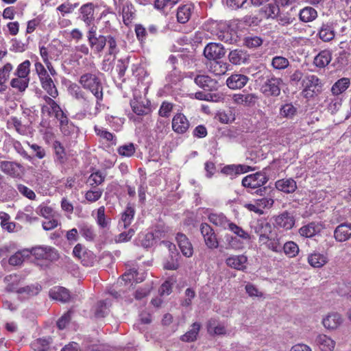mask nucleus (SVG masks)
Listing matches in <instances>:
<instances>
[{
    "label": "nucleus",
    "mask_w": 351,
    "mask_h": 351,
    "mask_svg": "<svg viewBox=\"0 0 351 351\" xmlns=\"http://www.w3.org/2000/svg\"><path fill=\"white\" fill-rule=\"evenodd\" d=\"M79 84L82 87L89 91L95 98V106L93 108L89 109V114L97 115L101 107H104L102 101L104 99L103 86L97 72L85 73L82 74L79 80Z\"/></svg>",
    "instance_id": "obj_1"
},
{
    "label": "nucleus",
    "mask_w": 351,
    "mask_h": 351,
    "mask_svg": "<svg viewBox=\"0 0 351 351\" xmlns=\"http://www.w3.org/2000/svg\"><path fill=\"white\" fill-rule=\"evenodd\" d=\"M268 180L269 178L266 173L263 171H259L244 177L241 183L242 185L245 188L252 189L259 188L258 190H256V193L257 194L262 195L263 193L265 191L266 188L263 187L262 189L260 187L265 184Z\"/></svg>",
    "instance_id": "obj_2"
},
{
    "label": "nucleus",
    "mask_w": 351,
    "mask_h": 351,
    "mask_svg": "<svg viewBox=\"0 0 351 351\" xmlns=\"http://www.w3.org/2000/svg\"><path fill=\"white\" fill-rule=\"evenodd\" d=\"M265 77L266 80L261 86V91L267 97H277L280 94V85L282 80L276 77L268 71L264 72L263 76Z\"/></svg>",
    "instance_id": "obj_3"
},
{
    "label": "nucleus",
    "mask_w": 351,
    "mask_h": 351,
    "mask_svg": "<svg viewBox=\"0 0 351 351\" xmlns=\"http://www.w3.org/2000/svg\"><path fill=\"white\" fill-rule=\"evenodd\" d=\"M29 256L32 255L38 260L56 261L59 254L54 247L49 245H37L29 250Z\"/></svg>",
    "instance_id": "obj_4"
},
{
    "label": "nucleus",
    "mask_w": 351,
    "mask_h": 351,
    "mask_svg": "<svg viewBox=\"0 0 351 351\" xmlns=\"http://www.w3.org/2000/svg\"><path fill=\"white\" fill-rule=\"evenodd\" d=\"M251 229L258 236V243L268 241L269 236L272 232L271 224L265 219H259L251 226Z\"/></svg>",
    "instance_id": "obj_5"
},
{
    "label": "nucleus",
    "mask_w": 351,
    "mask_h": 351,
    "mask_svg": "<svg viewBox=\"0 0 351 351\" xmlns=\"http://www.w3.org/2000/svg\"><path fill=\"white\" fill-rule=\"evenodd\" d=\"M274 226L277 229L290 230L295 225V219L293 215L288 211L273 217Z\"/></svg>",
    "instance_id": "obj_6"
},
{
    "label": "nucleus",
    "mask_w": 351,
    "mask_h": 351,
    "mask_svg": "<svg viewBox=\"0 0 351 351\" xmlns=\"http://www.w3.org/2000/svg\"><path fill=\"white\" fill-rule=\"evenodd\" d=\"M199 230L206 247L210 250L219 247V241L214 230L206 223L200 224Z\"/></svg>",
    "instance_id": "obj_7"
},
{
    "label": "nucleus",
    "mask_w": 351,
    "mask_h": 351,
    "mask_svg": "<svg viewBox=\"0 0 351 351\" xmlns=\"http://www.w3.org/2000/svg\"><path fill=\"white\" fill-rule=\"evenodd\" d=\"M320 83L319 79L314 75H308L302 80V95L305 98L313 97L315 93L318 91Z\"/></svg>",
    "instance_id": "obj_8"
},
{
    "label": "nucleus",
    "mask_w": 351,
    "mask_h": 351,
    "mask_svg": "<svg viewBox=\"0 0 351 351\" xmlns=\"http://www.w3.org/2000/svg\"><path fill=\"white\" fill-rule=\"evenodd\" d=\"M226 54L223 45L216 43H210L204 49V56L207 60L216 61L221 59Z\"/></svg>",
    "instance_id": "obj_9"
},
{
    "label": "nucleus",
    "mask_w": 351,
    "mask_h": 351,
    "mask_svg": "<svg viewBox=\"0 0 351 351\" xmlns=\"http://www.w3.org/2000/svg\"><path fill=\"white\" fill-rule=\"evenodd\" d=\"M172 130L177 134H182L186 132L190 126L188 119L182 113L176 114L172 119Z\"/></svg>",
    "instance_id": "obj_10"
},
{
    "label": "nucleus",
    "mask_w": 351,
    "mask_h": 351,
    "mask_svg": "<svg viewBox=\"0 0 351 351\" xmlns=\"http://www.w3.org/2000/svg\"><path fill=\"white\" fill-rule=\"evenodd\" d=\"M194 82L199 88L207 91H212L217 88V80L207 75L201 74L196 75L194 77Z\"/></svg>",
    "instance_id": "obj_11"
},
{
    "label": "nucleus",
    "mask_w": 351,
    "mask_h": 351,
    "mask_svg": "<svg viewBox=\"0 0 351 351\" xmlns=\"http://www.w3.org/2000/svg\"><path fill=\"white\" fill-rule=\"evenodd\" d=\"M342 323V316L337 312L329 313L322 319L323 326L328 330H335Z\"/></svg>",
    "instance_id": "obj_12"
},
{
    "label": "nucleus",
    "mask_w": 351,
    "mask_h": 351,
    "mask_svg": "<svg viewBox=\"0 0 351 351\" xmlns=\"http://www.w3.org/2000/svg\"><path fill=\"white\" fill-rule=\"evenodd\" d=\"M258 96L254 93L234 94L232 96L233 102L246 107L254 106L258 101Z\"/></svg>",
    "instance_id": "obj_13"
},
{
    "label": "nucleus",
    "mask_w": 351,
    "mask_h": 351,
    "mask_svg": "<svg viewBox=\"0 0 351 351\" xmlns=\"http://www.w3.org/2000/svg\"><path fill=\"white\" fill-rule=\"evenodd\" d=\"M334 238L337 242H344L351 238V223L339 224L334 230Z\"/></svg>",
    "instance_id": "obj_14"
},
{
    "label": "nucleus",
    "mask_w": 351,
    "mask_h": 351,
    "mask_svg": "<svg viewBox=\"0 0 351 351\" xmlns=\"http://www.w3.org/2000/svg\"><path fill=\"white\" fill-rule=\"evenodd\" d=\"M21 168L22 166L15 162L6 160L0 162V169L1 171L13 178H17L20 176Z\"/></svg>",
    "instance_id": "obj_15"
},
{
    "label": "nucleus",
    "mask_w": 351,
    "mask_h": 351,
    "mask_svg": "<svg viewBox=\"0 0 351 351\" xmlns=\"http://www.w3.org/2000/svg\"><path fill=\"white\" fill-rule=\"evenodd\" d=\"M70 93L77 100L82 102L85 110L89 113V109L93 108L90 105L91 99L86 96L81 88L76 84H73L70 87Z\"/></svg>",
    "instance_id": "obj_16"
},
{
    "label": "nucleus",
    "mask_w": 351,
    "mask_h": 351,
    "mask_svg": "<svg viewBox=\"0 0 351 351\" xmlns=\"http://www.w3.org/2000/svg\"><path fill=\"white\" fill-rule=\"evenodd\" d=\"M249 59L250 55L247 52L241 49L232 50L228 54L229 61L234 65L245 64L248 62Z\"/></svg>",
    "instance_id": "obj_17"
},
{
    "label": "nucleus",
    "mask_w": 351,
    "mask_h": 351,
    "mask_svg": "<svg viewBox=\"0 0 351 351\" xmlns=\"http://www.w3.org/2000/svg\"><path fill=\"white\" fill-rule=\"evenodd\" d=\"M206 328L208 333L211 336L226 335L228 334L225 325L215 319L208 320Z\"/></svg>",
    "instance_id": "obj_18"
},
{
    "label": "nucleus",
    "mask_w": 351,
    "mask_h": 351,
    "mask_svg": "<svg viewBox=\"0 0 351 351\" xmlns=\"http://www.w3.org/2000/svg\"><path fill=\"white\" fill-rule=\"evenodd\" d=\"M176 241L184 256L186 257H191L193 256V248L192 244L185 234L182 233H178L176 236Z\"/></svg>",
    "instance_id": "obj_19"
},
{
    "label": "nucleus",
    "mask_w": 351,
    "mask_h": 351,
    "mask_svg": "<svg viewBox=\"0 0 351 351\" xmlns=\"http://www.w3.org/2000/svg\"><path fill=\"white\" fill-rule=\"evenodd\" d=\"M80 18L86 26H90L95 20L94 5L89 3L84 4L80 8Z\"/></svg>",
    "instance_id": "obj_20"
},
{
    "label": "nucleus",
    "mask_w": 351,
    "mask_h": 351,
    "mask_svg": "<svg viewBox=\"0 0 351 351\" xmlns=\"http://www.w3.org/2000/svg\"><path fill=\"white\" fill-rule=\"evenodd\" d=\"M249 78L243 74H232L226 80L227 86L231 89H240L245 86Z\"/></svg>",
    "instance_id": "obj_21"
},
{
    "label": "nucleus",
    "mask_w": 351,
    "mask_h": 351,
    "mask_svg": "<svg viewBox=\"0 0 351 351\" xmlns=\"http://www.w3.org/2000/svg\"><path fill=\"white\" fill-rule=\"evenodd\" d=\"M162 236V233L158 230H155L154 232H149L146 234H142L140 235L141 245L145 248L151 247Z\"/></svg>",
    "instance_id": "obj_22"
},
{
    "label": "nucleus",
    "mask_w": 351,
    "mask_h": 351,
    "mask_svg": "<svg viewBox=\"0 0 351 351\" xmlns=\"http://www.w3.org/2000/svg\"><path fill=\"white\" fill-rule=\"evenodd\" d=\"M247 261V258L244 255H233L228 257L226 260V265L233 269L237 270H243L245 269V264Z\"/></svg>",
    "instance_id": "obj_23"
},
{
    "label": "nucleus",
    "mask_w": 351,
    "mask_h": 351,
    "mask_svg": "<svg viewBox=\"0 0 351 351\" xmlns=\"http://www.w3.org/2000/svg\"><path fill=\"white\" fill-rule=\"evenodd\" d=\"M275 186L278 190L285 193H293L297 189L296 182L292 178L277 180Z\"/></svg>",
    "instance_id": "obj_24"
},
{
    "label": "nucleus",
    "mask_w": 351,
    "mask_h": 351,
    "mask_svg": "<svg viewBox=\"0 0 351 351\" xmlns=\"http://www.w3.org/2000/svg\"><path fill=\"white\" fill-rule=\"evenodd\" d=\"M49 296L53 300L62 302H68L71 295L68 289L62 287H55L49 291Z\"/></svg>",
    "instance_id": "obj_25"
},
{
    "label": "nucleus",
    "mask_w": 351,
    "mask_h": 351,
    "mask_svg": "<svg viewBox=\"0 0 351 351\" xmlns=\"http://www.w3.org/2000/svg\"><path fill=\"white\" fill-rule=\"evenodd\" d=\"M315 342L322 351H332L336 345L332 339L324 334L318 335L315 339Z\"/></svg>",
    "instance_id": "obj_26"
},
{
    "label": "nucleus",
    "mask_w": 351,
    "mask_h": 351,
    "mask_svg": "<svg viewBox=\"0 0 351 351\" xmlns=\"http://www.w3.org/2000/svg\"><path fill=\"white\" fill-rule=\"evenodd\" d=\"M322 230L321 225L319 223L311 222L306 225L302 226L299 229L300 236L310 238L319 233Z\"/></svg>",
    "instance_id": "obj_27"
},
{
    "label": "nucleus",
    "mask_w": 351,
    "mask_h": 351,
    "mask_svg": "<svg viewBox=\"0 0 351 351\" xmlns=\"http://www.w3.org/2000/svg\"><path fill=\"white\" fill-rule=\"evenodd\" d=\"M335 29L332 23H323L321 26L318 36L319 38L324 42H329L335 37Z\"/></svg>",
    "instance_id": "obj_28"
},
{
    "label": "nucleus",
    "mask_w": 351,
    "mask_h": 351,
    "mask_svg": "<svg viewBox=\"0 0 351 351\" xmlns=\"http://www.w3.org/2000/svg\"><path fill=\"white\" fill-rule=\"evenodd\" d=\"M88 41L93 51L95 53H99L104 49L106 45L107 38L103 35H99L97 37L88 39Z\"/></svg>",
    "instance_id": "obj_29"
},
{
    "label": "nucleus",
    "mask_w": 351,
    "mask_h": 351,
    "mask_svg": "<svg viewBox=\"0 0 351 351\" xmlns=\"http://www.w3.org/2000/svg\"><path fill=\"white\" fill-rule=\"evenodd\" d=\"M332 60V53L328 50L320 51L314 58V64L319 68L326 66Z\"/></svg>",
    "instance_id": "obj_30"
},
{
    "label": "nucleus",
    "mask_w": 351,
    "mask_h": 351,
    "mask_svg": "<svg viewBox=\"0 0 351 351\" xmlns=\"http://www.w3.org/2000/svg\"><path fill=\"white\" fill-rule=\"evenodd\" d=\"M23 278L17 274H10L4 278V282L7 284L5 290L8 292H16L19 287L18 285L20 284Z\"/></svg>",
    "instance_id": "obj_31"
},
{
    "label": "nucleus",
    "mask_w": 351,
    "mask_h": 351,
    "mask_svg": "<svg viewBox=\"0 0 351 351\" xmlns=\"http://www.w3.org/2000/svg\"><path fill=\"white\" fill-rule=\"evenodd\" d=\"M282 241L281 237L278 234H276L274 237H272L270 234L267 242L261 243V245H265L267 248L277 253L282 251Z\"/></svg>",
    "instance_id": "obj_32"
},
{
    "label": "nucleus",
    "mask_w": 351,
    "mask_h": 351,
    "mask_svg": "<svg viewBox=\"0 0 351 351\" xmlns=\"http://www.w3.org/2000/svg\"><path fill=\"white\" fill-rule=\"evenodd\" d=\"M169 132V123L164 119H158L154 132L158 140H162Z\"/></svg>",
    "instance_id": "obj_33"
},
{
    "label": "nucleus",
    "mask_w": 351,
    "mask_h": 351,
    "mask_svg": "<svg viewBox=\"0 0 351 351\" xmlns=\"http://www.w3.org/2000/svg\"><path fill=\"white\" fill-rule=\"evenodd\" d=\"M208 218L210 223L224 229L228 227L230 223L223 213H210Z\"/></svg>",
    "instance_id": "obj_34"
},
{
    "label": "nucleus",
    "mask_w": 351,
    "mask_h": 351,
    "mask_svg": "<svg viewBox=\"0 0 351 351\" xmlns=\"http://www.w3.org/2000/svg\"><path fill=\"white\" fill-rule=\"evenodd\" d=\"M192 9L193 5L191 4L180 6L177 11L178 21L180 23H186L191 16Z\"/></svg>",
    "instance_id": "obj_35"
},
{
    "label": "nucleus",
    "mask_w": 351,
    "mask_h": 351,
    "mask_svg": "<svg viewBox=\"0 0 351 351\" xmlns=\"http://www.w3.org/2000/svg\"><path fill=\"white\" fill-rule=\"evenodd\" d=\"M201 325L199 323L195 322L191 325V328L185 334L180 337V340L184 342H193L197 339V337L200 330Z\"/></svg>",
    "instance_id": "obj_36"
},
{
    "label": "nucleus",
    "mask_w": 351,
    "mask_h": 351,
    "mask_svg": "<svg viewBox=\"0 0 351 351\" xmlns=\"http://www.w3.org/2000/svg\"><path fill=\"white\" fill-rule=\"evenodd\" d=\"M53 148L55 152V162L63 165L66 161V156L64 147L58 141H55L53 143Z\"/></svg>",
    "instance_id": "obj_37"
},
{
    "label": "nucleus",
    "mask_w": 351,
    "mask_h": 351,
    "mask_svg": "<svg viewBox=\"0 0 351 351\" xmlns=\"http://www.w3.org/2000/svg\"><path fill=\"white\" fill-rule=\"evenodd\" d=\"M29 257V249H24L21 251L16 252L14 254L12 255L9 258V264L13 266L21 265L25 258Z\"/></svg>",
    "instance_id": "obj_38"
},
{
    "label": "nucleus",
    "mask_w": 351,
    "mask_h": 351,
    "mask_svg": "<svg viewBox=\"0 0 351 351\" xmlns=\"http://www.w3.org/2000/svg\"><path fill=\"white\" fill-rule=\"evenodd\" d=\"M42 88L48 93L52 98H56L58 95V92L56 86L49 76L43 80L40 81Z\"/></svg>",
    "instance_id": "obj_39"
},
{
    "label": "nucleus",
    "mask_w": 351,
    "mask_h": 351,
    "mask_svg": "<svg viewBox=\"0 0 351 351\" xmlns=\"http://www.w3.org/2000/svg\"><path fill=\"white\" fill-rule=\"evenodd\" d=\"M122 12L123 23L128 25L134 16V8L132 4L130 2H125L122 7L121 6Z\"/></svg>",
    "instance_id": "obj_40"
},
{
    "label": "nucleus",
    "mask_w": 351,
    "mask_h": 351,
    "mask_svg": "<svg viewBox=\"0 0 351 351\" xmlns=\"http://www.w3.org/2000/svg\"><path fill=\"white\" fill-rule=\"evenodd\" d=\"M350 84V80L349 78H341L332 85L331 91L334 95L337 96L346 91Z\"/></svg>",
    "instance_id": "obj_41"
},
{
    "label": "nucleus",
    "mask_w": 351,
    "mask_h": 351,
    "mask_svg": "<svg viewBox=\"0 0 351 351\" xmlns=\"http://www.w3.org/2000/svg\"><path fill=\"white\" fill-rule=\"evenodd\" d=\"M106 175L99 171L92 173L87 179L86 183L91 188H97L105 180Z\"/></svg>",
    "instance_id": "obj_42"
},
{
    "label": "nucleus",
    "mask_w": 351,
    "mask_h": 351,
    "mask_svg": "<svg viewBox=\"0 0 351 351\" xmlns=\"http://www.w3.org/2000/svg\"><path fill=\"white\" fill-rule=\"evenodd\" d=\"M134 208L128 206L121 215V219L119 223V226H123L124 229L127 228L131 224L134 219Z\"/></svg>",
    "instance_id": "obj_43"
},
{
    "label": "nucleus",
    "mask_w": 351,
    "mask_h": 351,
    "mask_svg": "<svg viewBox=\"0 0 351 351\" xmlns=\"http://www.w3.org/2000/svg\"><path fill=\"white\" fill-rule=\"evenodd\" d=\"M300 19L305 23L311 22L315 20L317 16V11L311 7H306L300 10Z\"/></svg>",
    "instance_id": "obj_44"
},
{
    "label": "nucleus",
    "mask_w": 351,
    "mask_h": 351,
    "mask_svg": "<svg viewBox=\"0 0 351 351\" xmlns=\"http://www.w3.org/2000/svg\"><path fill=\"white\" fill-rule=\"evenodd\" d=\"M308 262L312 267L319 268L327 263V258L323 254L315 253L308 256Z\"/></svg>",
    "instance_id": "obj_45"
},
{
    "label": "nucleus",
    "mask_w": 351,
    "mask_h": 351,
    "mask_svg": "<svg viewBox=\"0 0 351 351\" xmlns=\"http://www.w3.org/2000/svg\"><path fill=\"white\" fill-rule=\"evenodd\" d=\"M29 78L17 77L12 79L10 86L19 92H24L29 86Z\"/></svg>",
    "instance_id": "obj_46"
},
{
    "label": "nucleus",
    "mask_w": 351,
    "mask_h": 351,
    "mask_svg": "<svg viewBox=\"0 0 351 351\" xmlns=\"http://www.w3.org/2000/svg\"><path fill=\"white\" fill-rule=\"evenodd\" d=\"M297 112L298 108L292 103H287L280 108V116L287 119H293L296 115Z\"/></svg>",
    "instance_id": "obj_47"
},
{
    "label": "nucleus",
    "mask_w": 351,
    "mask_h": 351,
    "mask_svg": "<svg viewBox=\"0 0 351 351\" xmlns=\"http://www.w3.org/2000/svg\"><path fill=\"white\" fill-rule=\"evenodd\" d=\"M41 289V287L38 285H30L23 287H19L16 290V293L20 295L27 296H34L37 295Z\"/></svg>",
    "instance_id": "obj_48"
},
{
    "label": "nucleus",
    "mask_w": 351,
    "mask_h": 351,
    "mask_svg": "<svg viewBox=\"0 0 351 351\" xmlns=\"http://www.w3.org/2000/svg\"><path fill=\"white\" fill-rule=\"evenodd\" d=\"M230 69V64L222 61H215L210 66V71L216 75L225 74Z\"/></svg>",
    "instance_id": "obj_49"
},
{
    "label": "nucleus",
    "mask_w": 351,
    "mask_h": 351,
    "mask_svg": "<svg viewBox=\"0 0 351 351\" xmlns=\"http://www.w3.org/2000/svg\"><path fill=\"white\" fill-rule=\"evenodd\" d=\"M276 19L278 23L282 26L289 25L295 21V15L290 12H280Z\"/></svg>",
    "instance_id": "obj_50"
},
{
    "label": "nucleus",
    "mask_w": 351,
    "mask_h": 351,
    "mask_svg": "<svg viewBox=\"0 0 351 351\" xmlns=\"http://www.w3.org/2000/svg\"><path fill=\"white\" fill-rule=\"evenodd\" d=\"M80 234L87 241H93L95 237L94 229L92 226L87 223H82L79 225Z\"/></svg>",
    "instance_id": "obj_51"
},
{
    "label": "nucleus",
    "mask_w": 351,
    "mask_h": 351,
    "mask_svg": "<svg viewBox=\"0 0 351 351\" xmlns=\"http://www.w3.org/2000/svg\"><path fill=\"white\" fill-rule=\"evenodd\" d=\"M96 221L101 228H106L109 226L110 219L106 217L104 206H101L97 209Z\"/></svg>",
    "instance_id": "obj_52"
},
{
    "label": "nucleus",
    "mask_w": 351,
    "mask_h": 351,
    "mask_svg": "<svg viewBox=\"0 0 351 351\" xmlns=\"http://www.w3.org/2000/svg\"><path fill=\"white\" fill-rule=\"evenodd\" d=\"M282 250L289 258L296 256L299 253V247L293 241H287L282 245Z\"/></svg>",
    "instance_id": "obj_53"
},
{
    "label": "nucleus",
    "mask_w": 351,
    "mask_h": 351,
    "mask_svg": "<svg viewBox=\"0 0 351 351\" xmlns=\"http://www.w3.org/2000/svg\"><path fill=\"white\" fill-rule=\"evenodd\" d=\"M30 64L29 60H25L17 66L14 75L20 77L29 78Z\"/></svg>",
    "instance_id": "obj_54"
},
{
    "label": "nucleus",
    "mask_w": 351,
    "mask_h": 351,
    "mask_svg": "<svg viewBox=\"0 0 351 351\" xmlns=\"http://www.w3.org/2000/svg\"><path fill=\"white\" fill-rule=\"evenodd\" d=\"M289 65V61L285 57L276 56L272 58L271 66L274 69L282 70L287 68Z\"/></svg>",
    "instance_id": "obj_55"
},
{
    "label": "nucleus",
    "mask_w": 351,
    "mask_h": 351,
    "mask_svg": "<svg viewBox=\"0 0 351 351\" xmlns=\"http://www.w3.org/2000/svg\"><path fill=\"white\" fill-rule=\"evenodd\" d=\"M278 4H272L269 3L264 5L261 10L265 13L267 18H276L278 13L280 12V9L278 8Z\"/></svg>",
    "instance_id": "obj_56"
},
{
    "label": "nucleus",
    "mask_w": 351,
    "mask_h": 351,
    "mask_svg": "<svg viewBox=\"0 0 351 351\" xmlns=\"http://www.w3.org/2000/svg\"><path fill=\"white\" fill-rule=\"evenodd\" d=\"M136 152V147L132 143L123 145L118 147V154L123 157H131Z\"/></svg>",
    "instance_id": "obj_57"
},
{
    "label": "nucleus",
    "mask_w": 351,
    "mask_h": 351,
    "mask_svg": "<svg viewBox=\"0 0 351 351\" xmlns=\"http://www.w3.org/2000/svg\"><path fill=\"white\" fill-rule=\"evenodd\" d=\"M93 189L88 190L85 193V199L89 202H95L99 200L102 194L103 189L99 188H93Z\"/></svg>",
    "instance_id": "obj_58"
},
{
    "label": "nucleus",
    "mask_w": 351,
    "mask_h": 351,
    "mask_svg": "<svg viewBox=\"0 0 351 351\" xmlns=\"http://www.w3.org/2000/svg\"><path fill=\"white\" fill-rule=\"evenodd\" d=\"M108 313V306L107 301H99L95 311V315L98 318L104 317Z\"/></svg>",
    "instance_id": "obj_59"
},
{
    "label": "nucleus",
    "mask_w": 351,
    "mask_h": 351,
    "mask_svg": "<svg viewBox=\"0 0 351 351\" xmlns=\"http://www.w3.org/2000/svg\"><path fill=\"white\" fill-rule=\"evenodd\" d=\"M263 39L259 36H247L244 39V45L250 49L257 48L262 45Z\"/></svg>",
    "instance_id": "obj_60"
},
{
    "label": "nucleus",
    "mask_w": 351,
    "mask_h": 351,
    "mask_svg": "<svg viewBox=\"0 0 351 351\" xmlns=\"http://www.w3.org/2000/svg\"><path fill=\"white\" fill-rule=\"evenodd\" d=\"M16 189L24 197H27L30 200H35L36 198V193L29 187L22 184H19L16 185Z\"/></svg>",
    "instance_id": "obj_61"
},
{
    "label": "nucleus",
    "mask_w": 351,
    "mask_h": 351,
    "mask_svg": "<svg viewBox=\"0 0 351 351\" xmlns=\"http://www.w3.org/2000/svg\"><path fill=\"white\" fill-rule=\"evenodd\" d=\"M228 228L230 231L234 232L235 234H237L240 238H242L243 239L249 240L250 239V234L245 231L242 228L238 226L237 224L230 222L229 224Z\"/></svg>",
    "instance_id": "obj_62"
},
{
    "label": "nucleus",
    "mask_w": 351,
    "mask_h": 351,
    "mask_svg": "<svg viewBox=\"0 0 351 351\" xmlns=\"http://www.w3.org/2000/svg\"><path fill=\"white\" fill-rule=\"evenodd\" d=\"M132 110L138 115H143L147 113V108L137 99H133L130 103Z\"/></svg>",
    "instance_id": "obj_63"
},
{
    "label": "nucleus",
    "mask_w": 351,
    "mask_h": 351,
    "mask_svg": "<svg viewBox=\"0 0 351 351\" xmlns=\"http://www.w3.org/2000/svg\"><path fill=\"white\" fill-rule=\"evenodd\" d=\"M36 213L37 215L45 218H49L52 216L53 209L45 203H43L36 208Z\"/></svg>",
    "instance_id": "obj_64"
}]
</instances>
